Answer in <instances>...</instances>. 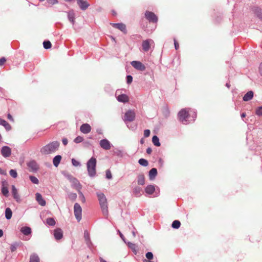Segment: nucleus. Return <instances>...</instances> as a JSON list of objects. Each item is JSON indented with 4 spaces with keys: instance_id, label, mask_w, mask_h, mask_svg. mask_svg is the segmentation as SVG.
Masks as SVG:
<instances>
[{
    "instance_id": "f257e3e1",
    "label": "nucleus",
    "mask_w": 262,
    "mask_h": 262,
    "mask_svg": "<svg viewBox=\"0 0 262 262\" xmlns=\"http://www.w3.org/2000/svg\"><path fill=\"white\" fill-rule=\"evenodd\" d=\"M60 143L57 141L50 142L40 149V152L43 155H49L55 152L58 150Z\"/></svg>"
},
{
    "instance_id": "f03ea898",
    "label": "nucleus",
    "mask_w": 262,
    "mask_h": 262,
    "mask_svg": "<svg viewBox=\"0 0 262 262\" xmlns=\"http://www.w3.org/2000/svg\"><path fill=\"white\" fill-rule=\"evenodd\" d=\"M97 195L103 214L107 219L108 215L107 202L106 196L102 192H97Z\"/></svg>"
},
{
    "instance_id": "7ed1b4c3",
    "label": "nucleus",
    "mask_w": 262,
    "mask_h": 262,
    "mask_svg": "<svg viewBox=\"0 0 262 262\" xmlns=\"http://www.w3.org/2000/svg\"><path fill=\"white\" fill-rule=\"evenodd\" d=\"M96 159L93 157L90 158L86 163L88 175L91 178H94L96 175Z\"/></svg>"
},
{
    "instance_id": "20e7f679",
    "label": "nucleus",
    "mask_w": 262,
    "mask_h": 262,
    "mask_svg": "<svg viewBox=\"0 0 262 262\" xmlns=\"http://www.w3.org/2000/svg\"><path fill=\"white\" fill-rule=\"evenodd\" d=\"M190 117V114L187 108L182 109L178 114V117L179 121L183 123L184 124H187L189 121L188 120Z\"/></svg>"
},
{
    "instance_id": "39448f33",
    "label": "nucleus",
    "mask_w": 262,
    "mask_h": 262,
    "mask_svg": "<svg viewBox=\"0 0 262 262\" xmlns=\"http://www.w3.org/2000/svg\"><path fill=\"white\" fill-rule=\"evenodd\" d=\"M145 17L149 23H157L158 20L157 16L154 12L149 11H145Z\"/></svg>"
},
{
    "instance_id": "423d86ee",
    "label": "nucleus",
    "mask_w": 262,
    "mask_h": 262,
    "mask_svg": "<svg viewBox=\"0 0 262 262\" xmlns=\"http://www.w3.org/2000/svg\"><path fill=\"white\" fill-rule=\"evenodd\" d=\"M74 213L76 220L78 222H79L82 218V208L80 205L77 203L74 204Z\"/></svg>"
},
{
    "instance_id": "0eeeda50",
    "label": "nucleus",
    "mask_w": 262,
    "mask_h": 262,
    "mask_svg": "<svg viewBox=\"0 0 262 262\" xmlns=\"http://www.w3.org/2000/svg\"><path fill=\"white\" fill-rule=\"evenodd\" d=\"M135 118V113L132 110L127 111L124 116L123 120L126 124L127 122H132L134 120Z\"/></svg>"
},
{
    "instance_id": "6e6552de",
    "label": "nucleus",
    "mask_w": 262,
    "mask_h": 262,
    "mask_svg": "<svg viewBox=\"0 0 262 262\" xmlns=\"http://www.w3.org/2000/svg\"><path fill=\"white\" fill-rule=\"evenodd\" d=\"M131 65L136 70L143 71L145 70V66L140 61H133L130 62Z\"/></svg>"
},
{
    "instance_id": "1a4fd4ad",
    "label": "nucleus",
    "mask_w": 262,
    "mask_h": 262,
    "mask_svg": "<svg viewBox=\"0 0 262 262\" xmlns=\"http://www.w3.org/2000/svg\"><path fill=\"white\" fill-rule=\"evenodd\" d=\"M27 166L30 169V171L35 172L39 169V166L35 160H31L27 163Z\"/></svg>"
},
{
    "instance_id": "9d476101",
    "label": "nucleus",
    "mask_w": 262,
    "mask_h": 262,
    "mask_svg": "<svg viewBox=\"0 0 262 262\" xmlns=\"http://www.w3.org/2000/svg\"><path fill=\"white\" fill-rule=\"evenodd\" d=\"M99 144L100 147L105 150H109L112 146L110 142L106 139L101 140Z\"/></svg>"
},
{
    "instance_id": "9b49d317",
    "label": "nucleus",
    "mask_w": 262,
    "mask_h": 262,
    "mask_svg": "<svg viewBox=\"0 0 262 262\" xmlns=\"http://www.w3.org/2000/svg\"><path fill=\"white\" fill-rule=\"evenodd\" d=\"M1 154L5 158L9 157L11 155V149L7 146H4L2 148Z\"/></svg>"
},
{
    "instance_id": "f8f14e48",
    "label": "nucleus",
    "mask_w": 262,
    "mask_h": 262,
    "mask_svg": "<svg viewBox=\"0 0 262 262\" xmlns=\"http://www.w3.org/2000/svg\"><path fill=\"white\" fill-rule=\"evenodd\" d=\"M153 40L150 39H147L143 41L142 43V49L144 52L149 51L150 48V42H152Z\"/></svg>"
},
{
    "instance_id": "ddd939ff",
    "label": "nucleus",
    "mask_w": 262,
    "mask_h": 262,
    "mask_svg": "<svg viewBox=\"0 0 262 262\" xmlns=\"http://www.w3.org/2000/svg\"><path fill=\"white\" fill-rule=\"evenodd\" d=\"M80 130L83 134H86L89 133L91 130V127L90 124L84 123L81 125Z\"/></svg>"
},
{
    "instance_id": "4468645a",
    "label": "nucleus",
    "mask_w": 262,
    "mask_h": 262,
    "mask_svg": "<svg viewBox=\"0 0 262 262\" xmlns=\"http://www.w3.org/2000/svg\"><path fill=\"white\" fill-rule=\"evenodd\" d=\"M112 26L121 31L124 33H127L126 26L123 23H115L113 24Z\"/></svg>"
},
{
    "instance_id": "2eb2a0df",
    "label": "nucleus",
    "mask_w": 262,
    "mask_h": 262,
    "mask_svg": "<svg viewBox=\"0 0 262 262\" xmlns=\"http://www.w3.org/2000/svg\"><path fill=\"white\" fill-rule=\"evenodd\" d=\"M54 236L56 240L61 239L63 237V232L60 228H56L54 230Z\"/></svg>"
},
{
    "instance_id": "dca6fc26",
    "label": "nucleus",
    "mask_w": 262,
    "mask_h": 262,
    "mask_svg": "<svg viewBox=\"0 0 262 262\" xmlns=\"http://www.w3.org/2000/svg\"><path fill=\"white\" fill-rule=\"evenodd\" d=\"M143 193V190L141 187L139 186H136L133 190V195L136 197L140 196Z\"/></svg>"
},
{
    "instance_id": "f3484780",
    "label": "nucleus",
    "mask_w": 262,
    "mask_h": 262,
    "mask_svg": "<svg viewBox=\"0 0 262 262\" xmlns=\"http://www.w3.org/2000/svg\"><path fill=\"white\" fill-rule=\"evenodd\" d=\"M77 3L82 10H85L89 6V4L84 0H77Z\"/></svg>"
},
{
    "instance_id": "a211bd4d",
    "label": "nucleus",
    "mask_w": 262,
    "mask_h": 262,
    "mask_svg": "<svg viewBox=\"0 0 262 262\" xmlns=\"http://www.w3.org/2000/svg\"><path fill=\"white\" fill-rule=\"evenodd\" d=\"M35 195L36 200L37 201L38 203L41 206H45L46 204V202L43 199L42 195L39 193H36Z\"/></svg>"
},
{
    "instance_id": "6ab92c4d",
    "label": "nucleus",
    "mask_w": 262,
    "mask_h": 262,
    "mask_svg": "<svg viewBox=\"0 0 262 262\" xmlns=\"http://www.w3.org/2000/svg\"><path fill=\"white\" fill-rule=\"evenodd\" d=\"M12 194L13 198L17 202L20 201V196L18 193L17 189L14 185L12 186Z\"/></svg>"
},
{
    "instance_id": "aec40b11",
    "label": "nucleus",
    "mask_w": 262,
    "mask_h": 262,
    "mask_svg": "<svg viewBox=\"0 0 262 262\" xmlns=\"http://www.w3.org/2000/svg\"><path fill=\"white\" fill-rule=\"evenodd\" d=\"M84 239H85L86 245L88 246V247L89 248H90L91 247V246H92V243L91 242V239H90V234L86 230L84 231Z\"/></svg>"
},
{
    "instance_id": "412c9836",
    "label": "nucleus",
    "mask_w": 262,
    "mask_h": 262,
    "mask_svg": "<svg viewBox=\"0 0 262 262\" xmlns=\"http://www.w3.org/2000/svg\"><path fill=\"white\" fill-rule=\"evenodd\" d=\"M68 18L69 21L73 25L75 24V13L73 10L69 11L67 12Z\"/></svg>"
},
{
    "instance_id": "4be33fe9",
    "label": "nucleus",
    "mask_w": 262,
    "mask_h": 262,
    "mask_svg": "<svg viewBox=\"0 0 262 262\" xmlns=\"http://www.w3.org/2000/svg\"><path fill=\"white\" fill-rule=\"evenodd\" d=\"M20 231L25 235H29L31 234L32 232L31 228L28 226L22 227L20 228Z\"/></svg>"
},
{
    "instance_id": "5701e85b",
    "label": "nucleus",
    "mask_w": 262,
    "mask_h": 262,
    "mask_svg": "<svg viewBox=\"0 0 262 262\" xmlns=\"http://www.w3.org/2000/svg\"><path fill=\"white\" fill-rule=\"evenodd\" d=\"M158 173L157 169L156 168H151L149 171V178L150 180L155 179Z\"/></svg>"
},
{
    "instance_id": "b1692460",
    "label": "nucleus",
    "mask_w": 262,
    "mask_h": 262,
    "mask_svg": "<svg viewBox=\"0 0 262 262\" xmlns=\"http://www.w3.org/2000/svg\"><path fill=\"white\" fill-rule=\"evenodd\" d=\"M253 97V92L252 91H248L246 93L243 98L244 101H248L252 99Z\"/></svg>"
},
{
    "instance_id": "393cba45",
    "label": "nucleus",
    "mask_w": 262,
    "mask_h": 262,
    "mask_svg": "<svg viewBox=\"0 0 262 262\" xmlns=\"http://www.w3.org/2000/svg\"><path fill=\"white\" fill-rule=\"evenodd\" d=\"M117 100L120 102L125 103L128 102V97L125 94H121L117 97Z\"/></svg>"
},
{
    "instance_id": "a878e982",
    "label": "nucleus",
    "mask_w": 262,
    "mask_h": 262,
    "mask_svg": "<svg viewBox=\"0 0 262 262\" xmlns=\"http://www.w3.org/2000/svg\"><path fill=\"white\" fill-rule=\"evenodd\" d=\"M114 154L119 158H122L124 156V152L123 150L119 148H116L113 150Z\"/></svg>"
},
{
    "instance_id": "bb28decb",
    "label": "nucleus",
    "mask_w": 262,
    "mask_h": 262,
    "mask_svg": "<svg viewBox=\"0 0 262 262\" xmlns=\"http://www.w3.org/2000/svg\"><path fill=\"white\" fill-rule=\"evenodd\" d=\"M254 14L262 21V10L259 7L253 8Z\"/></svg>"
},
{
    "instance_id": "cd10ccee",
    "label": "nucleus",
    "mask_w": 262,
    "mask_h": 262,
    "mask_svg": "<svg viewBox=\"0 0 262 262\" xmlns=\"http://www.w3.org/2000/svg\"><path fill=\"white\" fill-rule=\"evenodd\" d=\"M155 190V187L153 185H148L145 189V192L148 194H152L154 192Z\"/></svg>"
},
{
    "instance_id": "c85d7f7f",
    "label": "nucleus",
    "mask_w": 262,
    "mask_h": 262,
    "mask_svg": "<svg viewBox=\"0 0 262 262\" xmlns=\"http://www.w3.org/2000/svg\"><path fill=\"white\" fill-rule=\"evenodd\" d=\"M62 157L60 155L55 156L53 159V165L55 167H57L61 160Z\"/></svg>"
},
{
    "instance_id": "c756f323",
    "label": "nucleus",
    "mask_w": 262,
    "mask_h": 262,
    "mask_svg": "<svg viewBox=\"0 0 262 262\" xmlns=\"http://www.w3.org/2000/svg\"><path fill=\"white\" fill-rule=\"evenodd\" d=\"M0 125L5 127L7 130H10L11 129V126L6 120L0 118Z\"/></svg>"
},
{
    "instance_id": "7c9ffc66",
    "label": "nucleus",
    "mask_w": 262,
    "mask_h": 262,
    "mask_svg": "<svg viewBox=\"0 0 262 262\" xmlns=\"http://www.w3.org/2000/svg\"><path fill=\"white\" fill-rule=\"evenodd\" d=\"M137 182L140 185H143L145 184V178L143 174H140L138 176Z\"/></svg>"
},
{
    "instance_id": "2f4dec72",
    "label": "nucleus",
    "mask_w": 262,
    "mask_h": 262,
    "mask_svg": "<svg viewBox=\"0 0 262 262\" xmlns=\"http://www.w3.org/2000/svg\"><path fill=\"white\" fill-rule=\"evenodd\" d=\"M12 216V211L10 208H7L5 210V217L7 220H10Z\"/></svg>"
},
{
    "instance_id": "473e14b6",
    "label": "nucleus",
    "mask_w": 262,
    "mask_h": 262,
    "mask_svg": "<svg viewBox=\"0 0 262 262\" xmlns=\"http://www.w3.org/2000/svg\"><path fill=\"white\" fill-rule=\"evenodd\" d=\"M126 244L127 245L128 248L132 249L134 253L135 254H137V251L136 250V245L132 243L131 242H127Z\"/></svg>"
},
{
    "instance_id": "72a5a7b5",
    "label": "nucleus",
    "mask_w": 262,
    "mask_h": 262,
    "mask_svg": "<svg viewBox=\"0 0 262 262\" xmlns=\"http://www.w3.org/2000/svg\"><path fill=\"white\" fill-rule=\"evenodd\" d=\"M29 262H39V258L36 254L30 256Z\"/></svg>"
},
{
    "instance_id": "f704fd0d",
    "label": "nucleus",
    "mask_w": 262,
    "mask_h": 262,
    "mask_svg": "<svg viewBox=\"0 0 262 262\" xmlns=\"http://www.w3.org/2000/svg\"><path fill=\"white\" fill-rule=\"evenodd\" d=\"M152 141L153 144L156 146H160L161 145L159 138L156 135L152 137Z\"/></svg>"
},
{
    "instance_id": "c9c22d12",
    "label": "nucleus",
    "mask_w": 262,
    "mask_h": 262,
    "mask_svg": "<svg viewBox=\"0 0 262 262\" xmlns=\"http://www.w3.org/2000/svg\"><path fill=\"white\" fill-rule=\"evenodd\" d=\"M46 223L50 226H53L55 225L56 222L54 218L49 217L46 220Z\"/></svg>"
},
{
    "instance_id": "e433bc0d",
    "label": "nucleus",
    "mask_w": 262,
    "mask_h": 262,
    "mask_svg": "<svg viewBox=\"0 0 262 262\" xmlns=\"http://www.w3.org/2000/svg\"><path fill=\"white\" fill-rule=\"evenodd\" d=\"M4 182L3 183V186L2 187V193L5 196H8L9 194V190L7 187L4 186Z\"/></svg>"
},
{
    "instance_id": "4c0bfd02",
    "label": "nucleus",
    "mask_w": 262,
    "mask_h": 262,
    "mask_svg": "<svg viewBox=\"0 0 262 262\" xmlns=\"http://www.w3.org/2000/svg\"><path fill=\"white\" fill-rule=\"evenodd\" d=\"M180 226L181 222L178 220H174L171 224V227L173 229H178L180 228Z\"/></svg>"
},
{
    "instance_id": "58836bf2",
    "label": "nucleus",
    "mask_w": 262,
    "mask_h": 262,
    "mask_svg": "<svg viewBox=\"0 0 262 262\" xmlns=\"http://www.w3.org/2000/svg\"><path fill=\"white\" fill-rule=\"evenodd\" d=\"M138 163L141 165L145 166V167L148 166V161L143 158L140 159L138 161Z\"/></svg>"
},
{
    "instance_id": "ea45409f",
    "label": "nucleus",
    "mask_w": 262,
    "mask_h": 262,
    "mask_svg": "<svg viewBox=\"0 0 262 262\" xmlns=\"http://www.w3.org/2000/svg\"><path fill=\"white\" fill-rule=\"evenodd\" d=\"M43 46L45 49H49L51 48L52 44L49 40H45L43 42Z\"/></svg>"
},
{
    "instance_id": "a19ab883",
    "label": "nucleus",
    "mask_w": 262,
    "mask_h": 262,
    "mask_svg": "<svg viewBox=\"0 0 262 262\" xmlns=\"http://www.w3.org/2000/svg\"><path fill=\"white\" fill-rule=\"evenodd\" d=\"M29 179L33 184H38L39 183L38 179L35 176H30Z\"/></svg>"
},
{
    "instance_id": "79ce46f5",
    "label": "nucleus",
    "mask_w": 262,
    "mask_h": 262,
    "mask_svg": "<svg viewBox=\"0 0 262 262\" xmlns=\"http://www.w3.org/2000/svg\"><path fill=\"white\" fill-rule=\"evenodd\" d=\"M67 177H68L69 179H73V183H74V184L75 185V186H79L80 185V183H79V182H78V181L76 179H75V178H73V177H72V176H71V175H70V174H68V175L67 176Z\"/></svg>"
},
{
    "instance_id": "37998d69",
    "label": "nucleus",
    "mask_w": 262,
    "mask_h": 262,
    "mask_svg": "<svg viewBox=\"0 0 262 262\" xmlns=\"http://www.w3.org/2000/svg\"><path fill=\"white\" fill-rule=\"evenodd\" d=\"M255 114L258 116H262V106L256 108L255 110Z\"/></svg>"
},
{
    "instance_id": "c03bdc74",
    "label": "nucleus",
    "mask_w": 262,
    "mask_h": 262,
    "mask_svg": "<svg viewBox=\"0 0 262 262\" xmlns=\"http://www.w3.org/2000/svg\"><path fill=\"white\" fill-rule=\"evenodd\" d=\"M68 197L71 200L74 201L77 198V194L75 193L71 192L68 194Z\"/></svg>"
},
{
    "instance_id": "a18cd8bd",
    "label": "nucleus",
    "mask_w": 262,
    "mask_h": 262,
    "mask_svg": "<svg viewBox=\"0 0 262 262\" xmlns=\"http://www.w3.org/2000/svg\"><path fill=\"white\" fill-rule=\"evenodd\" d=\"M9 173L10 176L13 178H16L17 177V173L14 169H11L9 171Z\"/></svg>"
},
{
    "instance_id": "49530a36",
    "label": "nucleus",
    "mask_w": 262,
    "mask_h": 262,
    "mask_svg": "<svg viewBox=\"0 0 262 262\" xmlns=\"http://www.w3.org/2000/svg\"><path fill=\"white\" fill-rule=\"evenodd\" d=\"M83 141V137H81V136H77V137H76L75 138V139L74 140V142L76 143H81L82 142V141Z\"/></svg>"
},
{
    "instance_id": "de8ad7c7",
    "label": "nucleus",
    "mask_w": 262,
    "mask_h": 262,
    "mask_svg": "<svg viewBox=\"0 0 262 262\" xmlns=\"http://www.w3.org/2000/svg\"><path fill=\"white\" fill-rule=\"evenodd\" d=\"M145 256L148 260H151L154 258V255L151 252H148L146 253Z\"/></svg>"
},
{
    "instance_id": "09e8293b",
    "label": "nucleus",
    "mask_w": 262,
    "mask_h": 262,
    "mask_svg": "<svg viewBox=\"0 0 262 262\" xmlns=\"http://www.w3.org/2000/svg\"><path fill=\"white\" fill-rule=\"evenodd\" d=\"M18 246V245L16 243L12 244L11 245V247H10L11 252H14L16 250Z\"/></svg>"
},
{
    "instance_id": "8fccbe9b",
    "label": "nucleus",
    "mask_w": 262,
    "mask_h": 262,
    "mask_svg": "<svg viewBox=\"0 0 262 262\" xmlns=\"http://www.w3.org/2000/svg\"><path fill=\"white\" fill-rule=\"evenodd\" d=\"M106 178L107 179H111L112 178V173H111V171L109 170V169H107L106 171Z\"/></svg>"
},
{
    "instance_id": "3c124183",
    "label": "nucleus",
    "mask_w": 262,
    "mask_h": 262,
    "mask_svg": "<svg viewBox=\"0 0 262 262\" xmlns=\"http://www.w3.org/2000/svg\"><path fill=\"white\" fill-rule=\"evenodd\" d=\"M72 163L73 166H76V167L80 166V163L74 159H72Z\"/></svg>"
},
{
    "instance_id": "603ef678",
    "label": "nucleus",
    "mask_w": 262,
    "mask_h": 262,
    "mask_svg": "<svg viewBox=\"0 0 262 262\" xmlns=\"http://www.w3.org/2000/svg\"><path fill=\"white\" fill-rule=\"evenodd\" d=\"M126 83L130 84L133 81V77L131 75H127L126 77Z\"/></svg>"
},
{
    "instance_id": "864d4df0",
    "label": "nucleus",
    "mask_w": 262,
    "mask_h": 262,
    "mask_svg": "<svg viewBox=\"0 0 262 262\" xmlns=\"http://www.w3.org/2000/svg\"><path fill=\"white\" fill-rule=\"evenodd\" d=\"M163 114L165 117H168L169 115V111L167 107H165L163 112Z\"/></svg>"
},
{
    "instance_id": "5fc2aeb1",
    "label": "nucleus",
    "mask_w": 262,
    "mask_h": 262,
    "mask_svg": "<svg viewBox=\"0 0 262 262\" xmlns=\"http://www.w3.org/2000/svg\"><path fill=\"white\" fill-rule=\"evenodd\" d=\"M150 134V131L149 129H145L144 131V136L146 138L149 136Z\"/></svg>"
},
{
    "instance_id": "6e6d98bb",
    "label": "nucleus",
    "mask_w": 262,
    "mask_h": 262,
    "mask_svg": "<svg viewBox=\"0 0 262 262\" xmlns=\"http://www.w3.org/2000/svg\"><path fill=\"white\" fill-rule=\"evenodd\" d=\"M47 1L49 4L51 5H54L58 3L57 0H47Z\"/></svg>"
},
{
    "instance_id": "4d7b16f0",
    "label": "nucleus",
    "mask_w": 262,
    "mask_h": 262,
    "mask_svg": "<svg viewBox=\"0 0 262 262\" xmlns=\"http://www.w3.org/2000/svg\"><path fill=\"white\" fill-rule=\"evenodd\" d=\"M118 232L119 234V236L121 238V239L123 241V242L124 243H126L127 242H126L125 238L124 236H123V235L122 234V233L119 230H118Z\"/></svg>"
},
{
    "instance_id": "13d9d810",
    "label": "nucleus",
    "mask_w": 262,
    "mask_h": 262,
    "mask_svg": "<svg viewBox=\"0 0 262 262\" xmlns=\"http://www.w3.org/2000/svg\"><path fill=\"white\" fill-rule=\"evenodd\" d=\"M6 61V59L5 57H2L0 58V66H3Z\"/></svg>"
},
{
    "instance_id": "bf43d9fd",
    "label": "nucleus",
    "mask_w": 262,
    "mask_h": 262,
    "mask_svg": "<svg viewBox=\"0 0 262 262\" xmlns=\"http://www.w3.org/2000/svg\"><path fill=\"white\" fill-rule=\"evenodd\" d=\"M196 112H195V111H193V114H192V119H191V121H194L195 119L196 118Z\"/></svg>"
},
{
    "instance_id": "052dcab7",
    "label": "nucleus",
    "mask_w": 262,
    "mask_h": 262,
    "mask_svg": "<svg viewBox=\"0 0 262 262\" xmlns=\"http://www.w3.org/2000/svg\"><path fill=\"white\" fill-rule=\"evenodd\" d=\"M62 143L64 145H67L68 143V140L67 138H64L62 139Z\"/></svg>"
},
{
    "instance_id": "680f3d73",
    "label": "nucleus",
    "mask_w": 262,
    "mask_h": 262,
    "mask_svg": "<svg viewBox=\"0 0 262 262\" xmlns=\"http://www.w3.org/2000/svg\"><path fill=\"white\" fill-rule=\"evenodd\" d=\"M174 44L176 50H178L179 49V46L178 42L175 39L174 40Z\"/></svg>"
},
{
    "instance_id": "e2e57ef3",
    "label": "nucleus",
    "mask_w": 262,
    "mask_h": 262,
    "mask_svg": "<svg viewBox=\"0 0 262 262\" xmlns=\"http://www.w3.org/2000/svg\"><path fill=\"white\" fill-rule=\"evenodd\" d=\"M158 163L159 164H160L161 166H162L164 164V161L162 159L159 158V159L158 160Z\"/></svg>"
},
{
    "instance_id": "0e129e2a",
    "label": "nucleus",
    "mask_w": 262,
    "mask_h": 262,
    "mask_svg": "<svg viewBox=\"0 0 262 262\" xmlns=\"http://www.w3.org/2000/svg\"><path fill=\"white\" fill-rule=\"evenodd\" d=\"M7 117H8V119L9 120H10L11 121H12V122H13V121H14V120H13V117H12V116L10 114H9L8 115Z\"/></svg>"
},
{
    "instance_id": "69168bd1",
    "label": "nucleus",
    "mask_w": 262,
    "mask_h": 262,
    "mask_svg": "<svg viewBox=\"0 0 262 262\" xmlns=\"http://www.w3.org/2000/svg\"><path fill=\"white\" fill-rule=\"evenodd\" d=\"M152 152V149L150 147H148L146 149V152L147 154H150Z\"/></svg>"
},
{
    "instance_id": "338daca9",
    "label": "nucleus",
    "mask_w": 262,
    "mask_h": 262,
    "mask_svg": "<svg viewBox=\"0 0 262 262\" xmlns=\"http://www.w3.org/2000/svg\"><path fill=\"white\" fill-rule=\"evenodd\" d=\"M259 69L260 74L262 76V62L260 64Z\"/></svg>"
},
{
    "instance_id": "774afa93",
    "label": "nucleus",
    "mask_w": 262,
    "mask_h": 262,
    "mask_svg": "<svg viewBox=\"0 0 262 262\" xmlns=\"http://www.w3.org/2000/svg\"><path fill=\"white\" fill-rule=\"evenodd\" d=\"M79 193L80 195L81 196V197L82 198V200H83V201L84 202L85 199H84V196L83 194H82V193L81 191H79Z\"/></svg>"
}]
</instances>
